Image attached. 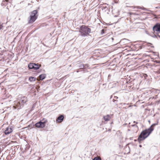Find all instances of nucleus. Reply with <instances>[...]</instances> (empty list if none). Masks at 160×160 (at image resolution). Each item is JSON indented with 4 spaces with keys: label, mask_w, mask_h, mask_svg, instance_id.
<instances>
[{
    "label": "nucleus",
    "mask_w": 160,
    "mask_h": 160,
    "mask_svg": "<svg viewBox=\"0 0 160 160\" xmlns=\"http://www.w3.org/2000/svg\"><path fill=\"white\" fill-rule=\"evenodd\" d=\"M113 115H107L104 116L103 118V121H102V124H105L106 122L110 121Z\"/></svg>",
    "instance_id": "7"
},
{
    "label": "nucleus",
    "mask_w": 160,
    "mask_h": 160,
    "mask_svg": "<svg viewBox=\"0 0 160 160\" xmlns=\"http://www.w3.org/2000/svg\"><path fill=\"white\" fill-rule=\"evenodd\" d=\"M139 147H142V145H139Z\"/></svg>",
    "instance_id": "25"
},
{
    "label": "nucleus",
    "mask_w": 160,
    "mask_h": 160,
    "mask_svg": "<svg viewBox=\"0 0 160 160\" xmlns=\"http://www.w3.org/2000/svg\"><path fill=\"white\" fill-rule=\"evenodd\" d=\"M153 33L157 34L160 33V23H156L153 28Z\"/></svg>",
    "instance_id": "5"
},
{
    "label": "nucleus",
    "mask_w": 160,
    "mask_h": 160,
    "mask_svg": "<svg viewBox=\"0 0 160 160\" xmlns=\"http://www.w3.org/2000/svg\"><path fill=\"white\" fill-rule=\"evenodd\" d=\"M89 66V65L88 64H86L84 65L83 64V68H87Z\"/></svg>",
    "instance_id": "16"
},
{
    "label": "nucleus",
    "mask_w": 160,
    "mask_h": 160,
    "mask_svg": "<svg viewBox=\"0 0 160 160\" xmlns=\"http://www.w3.org/2000/svg\"><path fill=\"white\" fill-rule=\"evenodd\" d=\"M3 27V26L2 25H0V29H2Z\"/></svg>",
    "instance_id": "22"
},
{
    "label": "nucleus",
    "mask_w": 160,
    "mask_h": 160,
    "mask_svg": "<svg viewBox=\"0 0 160 160\" xmlns=\"http://www.w3.org/2000/svg\"><path fill=\"white\" fill-rule=\"evenodd\" d=\"M36 79V78L33 77H30L29 78V80L30 82L35 81Z\"/></svg>",
    "instance_id": "15"
},
{
    "label": "nucleus",
    "mask_w": 160,
    "mask_h": 160,
    "mask_svg": "<svg viewBox=\"0 0 160 160\" xmlns=\"http://www.w3.org/2000/svg\"><path fill=\"white\" fill-rule=\"evenodd\" d=\"M156 125V124H153L149 128L143 130L141 132L138 138V141L139 143H142L143 141L149 136L154 130Z\"/></svg>",
    "instance_id": "1"
},
{
    "label": "nucleus",
    "mask_w": 160,
    "mask_h": 160,
    "mask_svg": "<svg viewBox=\"0 0 160 160\" xmlns=\"http://www.w3.org/2000/svg\"><path fill=\"white\" fill-rule=\"evenodd\" d=\"M34 67H37V66L34 65Z\"/></svg>",
    "instance_id": "28"
},
{
    "label": "nucleus",
    "mask_w": 160,
    "mask_h": 160,
    "mask_svg": "<svg viewBox=\"0 0 160 160\" xmlns=\"http://www.w3.org/2000/svg\"><path fill=\"white\" fill-rule=\"evenodd\" d=\"M80 67L81 68H83V65H81L80 66Z\"/></svg>",
    "instance_id": "24"
},
{
    "label": "nucleus",
    "mask_w": 160,
    "mask_h": 160,
    "mask_svg": "<svg viewBox=\"0 0 160 160\" xmlns=\"http://www.w3.org/2000/svg\"><path fill=\"white\" fill-rule=\"evenodd\" d=\"M106 5L108 6V4H103V5L101 7H102V9H105V8H108L107 7V6H106Z\"/></svg>",
    "instance_id": "17"
},
{
    "label": "nucleus",
    "mask_w": 160,
    "mask_h": 160,
    "mask_svg": "<svg viewBox=\"0 0 160 160\" xmlns=\"http://www.w3.org/2000/svg\"><path fill=\"white\" fill-rule=\"evenodd\" d=\"M64 117L63 115H60L57 119L56 122L58 123H61L63 120Z\"/></svg>",
    "instance_id": "8"
},
{
    "label": "nucleus",
    "mask_w": 160,
    "mask_h": 160,
    "mask_svg": "<svg viewBox=\"0 0 160 160\" xmlns=\"http://www.w3.org/2000/svg\"><path fill=\"white\" fill-rule=\"evenodd\" d=\"M48 122L47 119L43 118L41 121L37 122L35 126L36 127L39 128H44L46 126V124Z\"/></svg>",
    "instance_id": "4"
},
{
    "label": "nucleus",
    "mask_w": 160,
    "mask_h": 160,
    "mask_svg": "<svg viewBox=\"0 0 160 160\" xmlns=\"http://www.w3.org/2000/svg\"><path fill=\"white\" fill-rule=\"evenodd\" d=\"M93 160H101V158L99 157L95 158Z\"/></svg>",
    "instance_id": "19"
},
{
    "label": "nucleus",
    "mask_w": 160,
    "mask_h": 160,
    "mask_svg": "<svg viewBox=\"0 0 160 160\" xmlns=\"http://www.w3.org/2000/svg\"><path fill=\"white\" fill-rule=\"evenodd\" d=\"M115 103H116V105L118 104V103L117 102H116Z\"/></svg>",
    "instance_id": "26"
},
{
    "label": "nucleus",
    "mask_w": 160,
    "mask_h": 160,
    "mask_svg": "<svg viewBox=\"0 0 160 160\" xmlns=\"http://www.w3.org/2000/svg\"><path fill=\"white\" fill-rule=\"evenodd\" d=\"M118 97L117 96H114V99H113V101L114 102L116 101L118 102V100H117L118 99Z\"/></svg>",
    "instance_id": "18"
},
{
    "label": "nucleus",
    "mask_w": 160,
    "mask_h": 160,
    "mask_svg": "<svg viewBox=\"0 0 160 160\" xmlns=\"http://www.w3.org/2000/svg\"><path fill=\"white\" fill-rule=\"evenodd\" d=\"M136 47H138L140 49H141L142 48V46H141V45H139L136 44Z\"/></svg>",
    "instance_id": "21"
},
{
    "label": "nucleus",
    "mask_w": 160,
    "mask_h": 160,
    "mask_svg": "<svg viewBox=\"0 0 160 160\" xmlns=\"http://www.w3.org/2000/svg\"><path fill=\"white\" fill-rule=\"evenodd\" d=\"M12 129L11 127H8L7 128L5 131L4 133L6 135L9 134L12 132Z\"/></svg>",
    "instance_id": "9"
},
{
    "label": "nucleus",
    "mask_w": 160,
    "mask_h": 160,
    "mask_svg": "<svg viewBox=\"0 0 160 160\" xmlns=\"http://www.w3.org/2000/svg\"><path fill=\"white\" fill-rule=\"evenodd\" d=\"M37 12L36 10H34L31 12L30 17V19L28 21L29 23H32L36 20L37 18V16H36Z\"/></svg>",
    "instance_id": "3"
},
{
    "label": "nucleus",
    "mask_w": 160,
    "mask_h": 160,
    "mask_svg": "<svg viewBox=\"0 0 160 160\" xmlns=\"http://www.w3.org/2000/svg\"><path fill=\"white\" fill-rule=\"evenodd\" d=\"M41 66V64L38 63L36 64L35 63H30L28 65L29 69H34L37 70Z\"/></svg>",
    "instance_id": "6"
},
{
    "label": "nucleus",
    "mask_w": 160,
    "mask_h": 160,
    "mask_svg": "<svg viewBox=\"0 0 160 160\" xmlns=\"http://www.w3.org/2000/svg\"><path fill=\"white\" fill-rule=\"evenodd\" d=\"M20 102H18V104L17 105V108H18V109H19L21 108V107L20 106Z\"/></svg>",
    "instance_id": "20"
},
{
    "label": "nucleus",
    "mask_w": 160,
    "mask_h": 160,
    "mask_svg": "<svg viewBox=\"0 0 160 160\" xmlns=\"http://www.w3.org/2000/svg\"><path fill=\"white\" fill-rule=\"evenodd\" d=\"M46 78V75L45 74H42L39 75V79H37L38 80H43Z\"/></svg>",
    "instance_id": "12"
},
{
    "label": "nucleus",
    "mask_w": 160,
    "mask_h": 160,
    "mask_svg": "<svg viewBox=\"0 0 160 160\" xmlns=\"http://www.w3.org/2000/svg\"><path fill=\"white\" fill-rule=\"evenodd\" d=\"M159 90H156L155 89H153L152 91V93H153L154 94L156 95V96H157L159 93L158 92Z\"/></svg>",
    "instance_id": "14"
},
{
    "label": "nucleus",
    "mask_w": 160,
    "mask_h": 160,
    "mask_svg": "<svg viewBox=\"0 0 160 160\" xmlns=\"http://www.w3.org/2000/svg\"><path fill=\"white\" fill-rule=\"evenodd\" d=\"M40 88V87L39 86H37L36 87V89H38V88Z\"/></svg>",
    "instance_id": "23"
},
{
    "label": "nucleus",
    "mask_w": 160,
    "mask_h": 160,
    "mask_svg": "<svg viewBox=\"0 0 160 160\" xmlns=\"http://www.w3.org/2000/svg\"><path fill=\"white\" fill-rule=\"evenodd\" d=\"M27 102V98L25 97H22L21 99V102L22 104H23Z\"/></svg>",
    "instance_id": "10"
},
{
    "label": "nucleus",
    "mask_w": 160,
    "mask_h": 160,
    "mask_svg": "<svg viewBox=\"0 0 160 160\" xmlns=\"http://www.w3.org/2000/svg\"><path fill=\"white\" fill-rule=\"evenodd\" d=\"M137 141V140H136V139H135V140H134V141ZM137 141H138V140H137Z\"/></svg>",
    "instance_id": "27"
},
{
    "label": "nucleus",
    "mask_w": 160,
    "mask_h": 160,
    "mask_svg": "<svg viewBox=\"0 0 160 160\" xmlns=\"http://www.w3.org/2000/svg\"><path fill=\"white\" fill-rule=\"evenodd\" d=\"M91 31V29L88 26L82 25L80 27L79 32L81 36L85 37L89 35Z\"/></svg>",
    "instance_id": "2"
},
{
    "label": "nucleus",
    "mask_w": 160,
    "mask_h": 160,
    "mask_svg": "<svg viewBox=\"0 0 160 160\" xmlns=\"http://www.w3.org/2000/svg\"><path fill=\"white\" fill-rule=\"evenodd\" d=\"M157 64L156 65V67H157L158 70L156 71V73H160V62H156Z\"/></svg>",
    "instance_id": "11"
},
{
    "label": "nucleus",
    "mask_w": 160,
    "mask_h": 160,
    "mask_svg": "<svg viewBox=\"0 0 160 160\" xmlns=\"http://www.w3.org/2000/svg\"><path fill=\"white\" fill-rule=\"evenodd\" d=\"M9 1L8 0H3L2 1V6H6L8 4V2Z\"/></svg>",
    "instance_id": "13"
}]
</instances>
